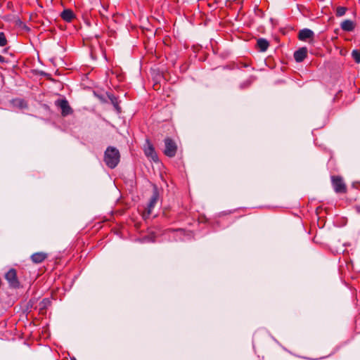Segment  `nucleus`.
<instances>
[{
	"label": "nucleus",
	"instance_id": "obj_1",
	"mask_svg": "<svg viewBox=\"0 0 360 360\" xmlns=\"http://www.w3.org/2000/svg\"><path fill=\"white\" fill-rule=\"evenodd\" d=\"M103 161L109 168H115L120 161V153L118 149L113 146H108L104 153Z\"/></svg>",
	"mask_w": 360,
	"mask_h": 360
},
{
	"label": "nucleus",
	"instance_id": "obj_2",
	"mask_svg": "<svg viewBox=\"0 0 360 360\" xmlns=\"http://www.w3.org/2000/svg\"><path fill=\"white\" fill-rule=\"evenodd\" d=\"M54 104L56 107L60 110L61 115L63 117L71 115L74 112V110L65 98L56 100Z\"/></svg>",
	"mask_w": 360,
	"mask_h": 360
},
{
	"label": "nucleus",
	"instance_id": "obj_3",
	"mask_svg": "<svg viewBox=\"0 0 360 360\" xmlns=\"http://www.w3.org/2000/svg\"><path fill=\"white\" fill-rule=\"evenodd\" d=\"M332 186L338 194H345L347 188L342 176L333 175L330 176Z\"/></svg>",
	"mask_w": 360,
	"mask_h": 360
},
{
	"label": "nucleus",
	"instance_id": "obj_4",
	"mask_svg": "<svg viewBox=\"0 0 360 360\" xmlns=\"http://www.w3.org/2000/svg\"><path fill=\"white\" fill-rule=\"evenodd\" d=\"M165 148L163 153L169 158H174L178 150L176 143L174 139L170 137H167L164 139Z\"/></svg>",
	"mask_w": 360,
	"mask_h": 360
},
{
	"label": "nucleus",
	"instance_id": "obj_5",
	"mask_svg": "<svg viewBox=\"0 0 360 360\" xmlns=\"http://www.w3.org/2000/svg\"><path fill=\"white\" fill-rule=\"evenodd\" d=\"M159 199V193L157 188H155L153 195H151L147 206L144 208V210L142 212V217L143 219H146L150 217L152 213V210L157 204Z\"/></svg>",
	"mask_w": 360,
	"mask_h": 360
},
{
	"label": "nucleus",
	"instance_id": "obj_6",
	"mask_svg": "<svg viewBox=\"0 0 360 360\" xmlns=\"http://www.w3.org/2000/svg\"><path fill=\"white\" fill-rule=\"evenodd\" d=\"M5 278L8 282L9 285L13 288H18L20 286V281L18 279L17 271L15 269L11 268L6 273Z\"/></svg>",
	"mask_w": 360,
	"mask_h": 360
},
{
	"label": "nucleus",
	"instance_id": "obj_7",
	"mask_svg": "<svg viewBox=\"0 0 360 360\" xmlns=\"http://www.w3.org/2000/svg\"><path fill=\"white\" fill-rule=\"evenodd\" d=\"M144 153L148 158H150L153 162H157L159 161L155 148L148 139H146L144 146Z\"/></svg>",
	"mask_w": 360,
	"mask_h": 360
},
{
	"label": "nucleus",
	"instance_id": "obj_8",
	"mask_svg": "<svg viewBox=\"0 0 360 360\" xmlns=\"http://www.w3.org/2000/svg\"><path fill=\"white\" fill-rule=\"evenodd\" d=\"M314 37V33L312 30L305 28L301 30L298 33V39L300 41H306L308 39H312Z\"/></svg>",
	"mask_w": 360,
	"mask_h": 360
},
{
	"label": "nucleus",
	"instance_id": "obj_9",
	"mask_svg": "<svg viewBox=\"0 0 360 360\" xmlns=\"http://www.w3.org/2000/svg\"><path fill=\"white\" fill-rule=\"evenodd\" d=\"M307 56V49L306 47L300 48L294 53V58L296 62H302Z\"/></svg>",
	"mask_w": 360,
	"mask_h": 360
},
{
	"label": "nucleus",
	"instance_id": "obj_10",
	"mask_svg": "<svg viewBox=\"0 0 360 360\" xmlns=\"http://www.w3.org/2000/svg\"><path fill=\"white\" fill-rule=\"evenodd\" d=\"M48 257V255L43 252H38L32 254L30 257V259L34 264H41L42 263L46 258Z\"/></svg>",
	"mask_w": 360,
	"mask_h": 360
},
{
	"label": "nucleus",
	"instance_id": "obj_11",
	"mask_svg": "<svg viewBox=\"0 0 360 360\" xmlns=\"http://www.w3.org/2000/svg\"><path fill=\"white\" fill-rule=\"evenodd\" d=\"M60 16L63 20L68 22H72L76 18L75 14L71 9L63 10Z\"/></svg>",
	"mask_w": 360,
	"mask_h": 360
},
{
	"label": "nucleus",
	"instance_id": "obj_12",
	"mask_svg": "<svg viewBox=\"0 0 360 360\" xmlns=\"http://www.w3.org/2000/svg\"><path fill=\"white\" fill-rule=\"evenodd\" d=\"M340 27L343 31L352 32L355 28V24L351 20H345L341 22Z\"/></svg>",
	"mask_w": 360,
	"mask_h": 360
},
{
	"label": "nucleus",
	"instance_id": "obj_13",
	"mask_svg": "<svg viewBox=\"0 0 360 360\" xmlns=\"http://www.w3.org/2000/svg\"><path fill=\"white\" fill-rule=\"evenodd\" d=\"M51 301L49 298H44L39 303V311L41 314H44L46 312L47 308L51 306Z\"/></svg>",
	"mask_w": 360,
	"mask_h": 360
},
{
	"label": "nucleus",
	"instance_id": "obj_14",
	"mask_svg": "<svg viewBox=\"0 0 360 360\" xmlns=\"http://www.w3.org/2000/svg\"><path fill=\"white\" fill-rule=\"evenodd\" d=\"M256 46L260 51L264 52L269 48V42L265 39L260 38L257 39Z\"/></svg>",
	"mask_w": 360,
	"mask_h": 360
},
{
	"label": "nucleus",
	"instance_id": "obj_15",
	"mask_svg": "<svg viewBox=\"0 0 360 360\" xmlns=\"http://www.w3.org/2000/svg\"><path fill=\"white\" fill-rule=\"evenodd\" d=\"M108 98L110 99V101H111V103L113 105L114 108H115V110L118 112H120L121 108L119 105L118 98L115 95H113L112 94H108Z\"/></svg>",
	"mask_w": 360,
	"mask_h": 360
},
{
	"label": "nucleus",
	"instance_id": "obj_16",
	"mask_svg": "<svg viewBox=\"0 0 360 360\" xmlns=\"http://www.w3.org/2000/svg\"><path fill=\"white\" fill-rule=\"evenodd\" d=\"M347 11V8L344 6H338L336 8L335 15L337 17L343 16Z\"/></svg>",
	"mask_w": 360,
	"mask_h": 360
},
{
	"label": "nucleus",
	"instance_id": "obj_17",
	"mask_svg": "<svg viewBox=\"0 0 360 360\" xmlns=\"http://www.w3.org/2000/svg\"><path fill=\"white\" fill-rule=\"evenodd\" d=\"M352 56L356 63H360V50H353L352 52Z\"/></svg>",
	"mask_w": 360,
	"mask_h": 360
},
{
	"label": "nucleus",
	"instance_id": "obj_18",
	"mask_svg": "<svg viewBox=\"0 0 360 360\" xmlns=\"http://www.w3.org/2000/svg\"><path fill=\"white\" fill-rule=\"evenodd\" d=\"M8 41L4 32H0V46H4L7 44Z\"/></svg>",
	"mask_w": 360,
	"mask_h": 360
},
{
	"label": "nucleus",
	"instance_id": "obj_19",
	"mask_svg": "<svg viewBox=\"0 0 360 360\" xmlns=\"http://www.w3.org/2000/svg\"><path fill=\"white\" fill-rule=\"evenodd\" d=\"M252 80L251 79H248L247 81H245L244 82H243L241 84H240V89H245V88H248L250 86L251 83H252Z\"/></svg>",
	"mask_w": 360,
	"mask_h": 360
},
{
	"label": "nucleus",
	"instance_id": "obj_20",
	"mask_svg": "<svg viewBox=\"0 0 360 360\" xmlns=\"http://www.w3.org/2000/svg\"><path fill=\"white\" fill-rule=\"evenodd\" d=\"M237 65L238 69H242L250 66L249 63L246 62H239Z\"/></svg>",
	"mask_w": 360,
	"mask_h": 360
},
{
	"label": "nucleus",
	"instance_id": "obj_21",
	"mask_svg": "<svg viewBox=\"0 0 360 360\" xmlns=\"http://www.w3.org/2000/svg\"><path fill=\"white\" fill-rule=\"evenodd\" d=\"M16 101L18 103V105L20 108H25V107H27V103H26V102L24 100L18 99Z\"/></svg>",
	"mask_w": 360,
	"mask_h": 360
},
{
	"label": "nucleus",
	"instance_id": "obj_22",
	"mask_svg": "<svg viewBox=\"0 0 360 360\" xmlns=\"http://www.w3.org/2000/svg\"><path fill=\"white\" fill-rule=\"evenodd\" d=\"M5 61V58L0 55V63H4Z\"/></svg>",
	"mask_w": 360,
	"mask_h": 360
},
{
	"label": "nucleus",
	"instance_id": "obj_23",
	"mask_svg": "<svg viewBox=\"0 0 360 360\" xmlns=\"http://www.w3.org/2000/svg\"><path fill=\"white\" fill-rule=\"evenodd\" d=\"M356 210L358 213H360V206H356Z\"/></svg>",
	"mask_w": 360,
	"mask_h": 360
},
{
	"label": "nucleus",
	"instance_id": "obj_24",
	"mask_svg": "<svg viewBox=\"0 0 360 360\" xmlns=\"http://www.w3.org/2000/svg\"><path fill=\"white\" fill-rule=\"evenodd\" d=\"M172 231H175V230H174V229H172ZM176 231H181V232H184V231H185V230H184V229H176Z\"/></svg>",
	"mask_w": 360,
	"mask_h": 360
},
{
	"label": "nucleus",
	"instance_id": "obj_25",
	"mask_svg": "<svg viewBox=\"0 0 360 360\" xmlns=\"http://www.w3.org/2000/svg\"><path fill=\"white\" fill-rule=\"evenodd\" d=\"M168 40H169V39H167V38L164 39V40H163L164 44H166V45H167V44H167V41H168Z\"/></svg>",
	"mask_w": 360,
	"mask_h": 360
},
{
	"label": "nucleus",
	"instance_id": "obj_26",
	"mask_svg": "<svg viewBox=\"0 0 360 360\" xmlns=\"http://www.w3.org/2000/svg\"><path fill=\"white\" fill-rule=\"evenodd\" d=\"M158 85V84H155L153 85V88H155Z\"/></svg>",
	"mask_w": 360,
	"mask_h": 360
},
{
	"label": "nucleus",
	"instance_id": "obj_27",
	"mask_svg": "<svg viewBox=\"0 0 360 360\" xmlns=\"http://www.w3.org/2000/svg\"><path fill=\"white\" fill-rule=\"evenodd\" d=\"M71 360H76V359L74 358V359H72Z\"/></svg>",
	"mask_w": 360,
	"mask_h": 360
}]
</instances>
